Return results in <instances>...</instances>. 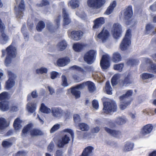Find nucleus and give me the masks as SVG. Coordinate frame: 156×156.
<instances>
[{
  "label": "nucleus",
  "instance_id": "obj_1",
  "mask_svg": "<svg viewBox=\"0 0 156 156\" xmlns=\"http://www.w3.org/2000/svg\"><path fill=\"white\" fill-rule=\"evenodd\" d=\"M15 41H12L11 44L7 47L5 50L3 49L2 51V57H4L7 55L5 61V64L7 67L9 66L11 63L12 58L16 56V48L15 47Z\"/></svg>",
  "mask_w": 156,
  "mask_h": 156
},
{
  "label": "nucleus",
  "instance_id": "obj_2",
  "mask_svg": "<svg viewBox=\"0 0 156 156\" xmlns=\"http://www.w3.org/2000/svg\"><path fill=\"white\" fill-rule=\"evenodd\" d=\"M133 91L132 90H127L125 94L119 97V99L121 103L119 105V108L121 110L125 109L130 105L131 101H126V99L127 98L131 97L133 95Z\"/></svg>",
  "mask_w": 156,
  "mask_h": 156
},
{
  "label": "nucleus",
  "instance_id": "obj_3",
  "mask_svg": "<svg viewBox=\"0 0 156 156\" xmlns=\"http://www.w3.org/2000/svg\"><path fill=\"white\" fill-rule=\"evenodd\" d=\"M131 30L129 29L127 30L125 37L120 44V48L121 50L123 51L127 49L131 43Z\"/></svg>",
  "mask_w": 156,
  "mask_h": 156
},
{
  "label": "nucleus",
  "instance_id": "obj_4",
  "mask_svg": "<svg viewBox=\"0 0 156 156\" xmlns=\"http://www.w3.org/2000/svg\"><path fill=\"white\" fill-rule=\"evenodd\" d=\"M103 110L104 113L108 114L111 112L116 111L117 107L114 101H104L103 102Z\"/></svg>",
  "mask_w": 156,
  "mask_h": 156
},
{
  "label": "nucleus",
  "instance_id": "obj_5",
  "mask_svg": "<svg viewBox=\"0 0 156 156\" xmlns=\"http://www.w3.org/2000/svg\"><path fill=\"white\" fill-rule=\"evenodd\" d=\"M5 26L0 18V43L2 44H6L9 39V36L5 33Z\"/></svg>",
  "mask_w": 156,
  "mask_h": 156
},
{
  "label": "nucleus",
  "instance_id": "obj_6",
  "mask_svg": "<svg viewBox=\"0 0 156 156\" xmlns=\"http://www.w3.org/2000/svg\"><path fill=\"white\" fill-rule=\"evenodd\" d=\"M105 2V0H87V2L89 7L97 9L101 8Z\"/></svg>",
  "mask_w": 156,
  "mask_h": 156
},
{
  "label": "nucleus",
  "instance_id": "obj_7",
  "mask_svg": "<svg viewBox=\"0 0 156 156\" xmlns=\"http://www.w3.org/2000/svg\"><path fill=\"white\" fill-rule=\"evenodd\" d=\"M15 6V14L17 17L19 18H22L24 15V12L25 10V6L24 0H21L18 6V9H16Z\"/></svg>",
  "mask_w": 156,
  "mask_h": 156
},
{
  "label": "nucleus",
  "instance_id": "obj_8",
  "mask_svg": "<svg viewBox=\"0 0 156 156\" xmlns=\"http://www.w3.org/2000/svg\"><path fill=\"white\" fill-rule=\"evenodd\" d=\"M70 68L72 70H76L80 72L84 75H86L87 73H90L93 71V67L89 66H84L83 67L84 69L76 65L73 66H71Z\"/></svg>",
  "mask_w": 156,
  "mask_h": 156
},
{
  "label": "nucleus",
  "instance_id": "obj_9",
  "mask_svg": "<svg viewBox=\"0 0 156 156\" xmlns=\"http://www.w3.org/2000/svg\"><path fill=\"white\" fill-rule=\"evenodd\" d=\"M95 51L94 50H91L89 51L84 55V61L89 64H92L95 59Z\"/></svg>",
  "mask_w": 156,
  "mask_h": 156
},
{
  "label": "nucleus",
  "instance_id": "obj_10",
  "mask_svg": "<svg viewBox=\"0 0 156 156\" xmlns=\"http://www.w3.org/2000/svg\"><path fill=\"white\" fill-rule=\"evenodd\" d=\"M68 35L69 37L74 41H78L80 40L82 37L83 33L81 30H68L67 31Z\"/></svg>",
  "mask_w": 156,
  "mask_h": 156
},
{
  "label": "nucleus",
  "instance_id": "obj_11",
  "mask_svg": "<svg viewBox=\"0 0 156 156\" xmlns=\"http://www.w3.org/2000/svg\"><path fill=\"white\" fill-rule=\"evenodd\" d=\"M110 57L107 54L103 55L100 61V66L102 69H106L110 66Z\"/></svg>",
  "mask_w": 156,
  "mask_h": 156
},
{
  "label": "nucleus",
  "instance_id": "obj_12",
  "mask_svg": "<svg viewBox=\"0 0 156 156\" xmlns=\"http://www.w3.org/2000/svg\"><path fill=\"white\" fill-rule=\"evenodd\" d=\"M113 36L114 38L118 39L121 35L122 29L121 25L119 23H115L113 24Z\"/></svg>",
  "mask_w": 156,
  "mask_h": 156
},
{
  "label": "nucleus",
  "instance_id": "obj_13",
  "mask_svg": "<svg viewBox=\"0 0 156 156\" xmlns=\"http://www.w3.org/2000/svg\"><path fill=\"white\" fill-rule=\"evenodd\" d=\"M8 73L9 78L6 83V88L9 89L14 85L15 82L14 79L15 78L16 76L15 74L10 71H8Z\"/></svg>",
  "mask_w": 156,
  "mask_h": 156
},
{
  "label": "nucleus",
  "instance_id": "obj_14",
  "mask_svg": "<svg viewBox=\"0 0 156 156\" xmlns=\"http://www.w3.org/2000/svg\"><path fill=\"white\" fill-rule=\"evenodd\" d=\"M84 88V83H80L78 84L75 87L71 88V93L76 98H79L80 96V92L77 90L79 89H83Z\"/></svg>",
  "mask_w": 156,
  "mask_h": 156
},
{
  "label": "nucleus",
  "instance_id": "obj_15",
  "mask_svg": "<svg viewBox=\"0 0 156 156\" xmlns=\"http://www.w3.org/2000/svg\"><path fill=\"white\" fill-rule=\"evenodd\" d=\"M154 127L152 124H148L142 128L140 132V134L143 136H146L150 134L152 132Z\"/></svg>",
  "mask_w": 156,
  "mask_h": 156
},
{
  "label": "nucleus",
  "instance_id": "obj_16",
  "mask_svg": "<svg viewBox=\"0 0 156 156\" xmlns=\"http://www.w3.org/2000/svg\"><path fill=\"white\" fill-rule=\"evenodd\" d=\"M70 140L69 137L65 135L62 138L61 140L58 141L57 146L59 148H63L65 145L69 143Z\"/></svg>",
  "mask_w": 156,
  "mask_h": 156
},
{
  "label": "nucleus",
  "instance_id": "obj_17",
  "mask_svg": "<svg viewBox=\"0 0 156 156\" xmlns=\"http://www.w3.org/2000/svg\"><path fill=\"white\" fill-rule=\"evenodd\" d=\"M105 23V19L103 17H100L95 19L94 21V29H98L101 27Z\"/></svg>",
  "mask_w": 156,
  "mask_h": 156
},
{
  "label": "nucleus",
  "instance_id": "obj_18",
  "mask_svg": "<svg viewBox=\"0 0 156 156\" xmlns=\"http://www.w3.org/2000/svg\"><path fill=\"white\" fill-rule=\"evenodd\" d=\"M109 35V33L107 30H104L103 29L98 34L97 37L98 38L101 39L103 42H104L108 39Z\"/></svg>",
  "mask_w": 156,
  "mask_h": 156
},
{
  "label": "nucleus",
  "instance_id": "obj_19",
  "mask_svg": "<svg viewBox=\"0 0 156 156\" xmlns=\"http://www.w3.org/2000/svg\"><path fill=\"white\" fill-rule=\"evenodd\" d=\"M132 83L131 75L129 73L124 77V79L120 80V84L122 86H127Z\"/></svg>",
  "mask_w": 156,
  "mask_h": 156
},
{
  "label": "nucleus",
  "instance_id": "obj_20",
  "mask_svg": "<svg viewBox=\"0 0 156 156\" xmlns=\"http://www.w3.org/2000/svg\"><path fill=\"white\" fill-rule=\"evenodd\" d=\"M133 15L132 6L129 5L125 9L124 13V17L125 20H128L132 17Z\"/></svg>",
  "mask_w": 156,
  "mask_h": 156
},
{
  "label": "nucleus",
  "instance_id": "obj_21",
  "mask_svg": "<svg viewBox=\"0 0 156 156\" xmlns=\"http://www.w3.org/2000/svg\"><path fill=\"white\" fill-rule=\"evenodd\" d=\"M104 129L108 133L115 137H117L121 134V132L119 130L112 129L106 127H104Z\"/></svg>",
  "mask_w": 156,
  "mask_h": 156
},
{
  "label": "nucleus",
  "instance_id": "obj_22",
  "mask_svg": "<svg viewBox=\"0 0 156 156\" xmlns=\"http://www.w3.org/2000/svg\"><path fill=\"white\" fill-rule=\"evenodd\" d=\"M70 62V59L67 57L58 59L57 61L58 65L59 66H64L67 65Z\"/></svg>",
  "mask_w": 156,
  "mask_h": 156
},
{
  "label": "nucleus",
  "instance_id": "obj_23",
  "mask_svg": "<svg viewBox=\"0 0 156 156\" xmlns=\"http://www.w3.org/2000/svg\"><path fill=\"white\" fill-rule=\"evenodd\" d=\"M62 15L63 18V24L64 25L69 24L71 22L69 15L65 8H63Z\"/></svg>",
  "mask_w": 156,
  "mask_h": 156
},
{
  "label": "nucleus",
  "instance_id": "obj_24",
  "mask_svg": "<svg viewBox=\"0 0 156 156\" xmlns=\"http://www.w3.org/2000/svg\"><path fill=\"white\" fill-rule=\"evenodd\" d=\"M82 83H84V87L85 86H87L88 89L90 93L93 92L96 89L95 85L94 83L90 81H87L86 82H84Z\"/></svg>",
  "mask_w": 156,
  "mask_h": 156
},
{
  "label": "nucleus",
  "instance_id": "obj_25",
  "mask_svg": "<svg viewBox=\"0 0 156 156\" xmlns=\"http://www.w3.org/2000/svg\"><path fill=\"white\" fill-rule=\"evenodd\" d=\"M94 150L93 147L91 146H87L83 150L82 154L80 156H89L92 154Z\"/></svg>",
  "mask_w": 156,
  "mask_h": 156
},
{
  "label": "nucleus",
  "instance_id": "obj_26",
  "mask_svg": "<svg viewBox=\"0 0 156 156\" xmlns=\"http://www.w3.org/2000/svg\"><path fill=\"white\" fill-rule=\"evenodd\" d=\"M53 115L55 117L61 116L63 113V111L61 108H53L51 109Z\"/></svg>",
  "mask_w": 156,
  "mask_h": 156
},
{
  "label": "nucleus",
  "instance_id": "obj_27",
  "mask_svg": "<svg viewBox=\"0 0 156 156\" xmlns=\"http://www.w3.org/2000/svg\"><path fill=\"white\" fill-rule=\"evenodd\" d=\"M87 46V44L80 43H75L73 44V48L76 51L80 52Z\"/></svg>",
  "mask_w": 156,
  "mask_h": 156
},
{
  "label": "nucleus",
  "instance_id": "obj_28",
  "mask_svg": "<svg viewBox=\"0 0 156 156\" xmlns=\"http://www.w3.org/2000/svg\"><path fill=\"white\" fill-rule=\"evenodd\" d=\"M116 4L117 3L115 1H113L110 3L109 6L108 7L105 12V14L108 15L111 14L116 6Z\"/></svg>",
  "mask_w": 156,
  "mask_h": 156
},
{
  "label": "nucleus",
  "instance_id": "obj_29",
  "mask_svg": "<svg viewBox=\"0 0 156 156\" xmlns=\"http://www.w3.org/2000/svg\"><path fill=\"white\" fill-rule=\"evenodd\" d=\"M67 46V44L66 41L63 40L58 44L57 47L58 51H62L66 48Z\"/></svg>",
  "mask_w": 156,
  "mask_h": 156
},
{
  "label": "nucleus",
  "instance_id": "obj_30",
  "mask_svg": "<svg viewBox=\"0 0 156 156\" xmlns=\"http://www.w3.org/2000/svg\"><path fill=\"white\" fill-rule=\"evenodd\" d=\"M9 108V102L7 101H0V109L2 111L8 110Z\"/></svg>",
  "mask_w": 156,
  "mask_h": 156
},
{
  "label": "nucleus",
  "instance_id": "obj_31",
  "mask_svg": "<svg viewBox=\"0 0 156 156\" xmlns=\"http://www.w3.org/2000/svg\"><path fill=\"white\" fill-rule=\"evenodd\" d=\"M122 57L120 54L118 52L114 53L112 55V60L115 63H117L121 60Z\"/></svg>",
  "mask_w": 156,
  "mask_h": 156
},
{
  "label": "nucleus",
  "instance_id": "obj_32",
  "mask_svg": "<svg viewBox=\"0 0 156 156\" xmlns=\"http://www.w3.org/2000/svg\"><path fill=\"white\" fill-rule=\"evenodd\" d=\"M30 134L32 136H42L44 133L39 129H34L30 131Z\"/></svg>",
  "mask_w": 156,
  "mask_h": 156
},
{
  "label": "nucleus",
  "instance_id": "obj_33",
  "mask_svg": "<svg viewBox=\"0 0 156 156\" xmlns=\"http://www.w3.org/2000/svg\"><path fill=\"white\" fill-rule=\"evenodd\" d=\"M133 144L129 142H127L125 145L123 151L127 152L131 151L133 147Z\"/></svg>",
  "mask_w": 156,
  "mask_h": 156
},
{
  "label": "nucleus",
  "instance_id": "obj_34",
  "mask_svg": "<svg viewBox=\"0 0 156 156\" xmlns=\"http://www.w3.org/2000/svg\"><path fill=\"white\" fill-rule=\"evenodd\" d=\"M105 89L106 94L109 95H112V89L110 85L109 81H107L106 82Z\"/></svg>",
  "mask_w": 156,
  "mask_h": 156
},
{
  "label": "nucleus",
  "instance_id": "obj_35",
  "mask_svg": "<svg viewBox=\"0 0 156 156\" xmlns=\"http://www.w3.org/2000/svg\"><path fill=\"white\" fill-rule=\"evenodd\" d=\"M21 122V121L19 118H16L14 121L13 126L15 129H19L21 126L20 123Z\"/></svg>",
  "mask_w": 156,
  "mask_h": 156
},
{
  "label": "nucleus",
  "instance_id": "obj_36",
  "mask_svg": "<svg viewBox=\"0 0 156 156\" xmlns=\"http://www.w3.org/2000/svg\"><path fill=\"white\" fill-rule=\"evenodd\" d=\"M45 26V23L43 21L41 20L39 21L37 24L36 26V29L38 32L41 31Z\"/></svg>",
  "mask_w": 156,
  "mask_h": 156
},
{
  "label": "nucleus",
  "instance_id": "obj_37",
  "mask_svg": "<svg viewBox=\"0 0 156 156\" xmlns=\"http://www.w3.org/2000/svg\"><path fill=\"white\" fill-rule=\"evenodd\" d=\"M154 29V26L152 24L148 23L147 24L145 27L144 31L145 34H148Z\"/></svg>",
  "mask_w": 156,
  "mask_h": 156
},
{
  "label": "nucleus",
  "instance_id": "obj_38",
  "mask_svg": "<svg viewBox=\"0 0 156 156\" xmlns=\"http://www.w3.org/2000/svg\"><path fill=\"white\" fill-rule=\"evenodd\" d=\"M28 105L27 108L28 111L31 113H34L36 109V104L34 103H30Z\"/></svg>",
  "mask_w": 156,
  "mask_h": 156
},
{
  "label": "nucleus",
  "instance_id": "obj_39",
  "mask_svg": "<svg viewBox=\"0 0 156 156\" xmlns=\"http://www.w3.org/2000/svg\"><path fill=\"white\" fill-rule=\"evenodd\" d=\"M72 8L75 9L79 6V2L78 0H71L69 3Z\"/></svg>",
  "mask_w": 156,
  "mask_h": 156
},
{
  "label": "nucleus",
  "instance_id": "obj_40",
  "mask_svg": "<svg viewBox=\"0 0 156 156\" xmlns=\"http://www.w3.org/2000/svg\"><path fill=\"white\" fill-rule=\"evenodd\" d=\"M32 124L31 123H29L26 126L24 127L23 129L22 130V134L25 135L26 134L27 132L31 129L32 127Z\"/></svg>",
  "mask_w": 156,
  "mask_h": 156
},
{
  "label": "nucleus",
  "instance_id": "obj_41",
  "mask_svg": "<svg viewBox=\"0 0 156 156\" xmlns=\"http://www.w3.org/2000/svg\"><path fill=\"white\" fill-rule=\"evenodd\" d=\"M79 129L82 131H87L89 129V126L84 123H80L78 124Z\"/></svg>",
  "mask_w": 156,
  "mask_h": 156
},
{
  "label": "nucleus",
  "instance_id": "obj_42",
  "mask_svg": "<svg viewBox=\"0 0 156 156\" xmlns=\"http://www.w3.org/2000/svg\"><path fill=\"white\" fill-rule=\"evenodd\" d=\"M8 126L5 119L2 118H0V129H3Z\"/></svg>",
  "mask_w": 156,
  "mask_h": 156
},
{
  "label": "nucleus",
  "instance_id": "obj_43",
  "mask_svg": "<svg viewBox=\"0 0 156 156\" xmlns=\"http://www.w3.org/2000/svg\"><path fill=\"white\" fill-rule=\"evenodd\" d=\"M8 93L5 91L2 92L0 94V101H7L8 99Z\"/></svg>",
  "mask_w": 156,
  "mask_h": 156
},
{
  "label": "nucleus",
  "instance_id": "obj_44",
  "mask_svg": "<svg viewBox=\"0 0 156 156\" xmlns=\"http://www.w3.org/2000/svg\"><path fill=\"white\" fill-rule=\"evenodd\" d=\"M40 109L41 112L44 113H48L51 111L50 109L46 107L43 103L41 104Z\"/></svg>",
  "mask_w": 156,
  "mask_h": 156
},
{
  "label": "nucleus",
  "instance_id": "obj_45",
  "mask_svg": "<svg viewBox=\"0 0 156 156\" xmlns=\"http://www.w3.org/2000/svg\"><path fill=\"white\" fill-rule=\"evenodd\" d=\"M124 66V64L122 63L115 64L114 66V69L115 70H118L119 72H121Z\"/></svg>",
  "mask_w": 156,
  "mask_h": 156
},
{
  "label": "nucleus",
  "instance_id": "obj_46",
  "mask_svg": "<svg viewBox=\"0 0 156 156\" xmlns=\"http://www.w3.org/2000/svg\"><path fill=\"white\" fill-rule=\"evenodd\" d=\"M49 2L47 0H42L40 4H37L36 6L37 7H42L49 5Z\"/></svg>",
  "mask_w": 156,
  "mask_h": 156
},
{
  "label": "nucleus",
  "instance_id": "obj_47",
  "mask_svg": "<svg viewBox=\"0 0 156 156\" xmlns=\"http://www.w3.org/2000/svg\"><path fill=\"white\" fill-rule=\"evenodd\" d=\"M154 75L152 74L147 73H144L142 74L141 76L143 80L150 78L154 77Z\"/></svg>",
  "mask_w": 156,
  "mask_h": 156
},
{
  "label": "nucleus",
  "instance_id": "obj_48",
  "mask_svg": "<svg viewBox=\"0 0 156 156\" xmlns=\"http://www.w3.org/2000/svg\"><path fill=\"white\" fill-rule=\"evenodd\" d=\"M48 70L47 68L42 67L40 69H36V72L37 74H43L46 73H47Z\"/></svg>",
  "mask_w": 156,
  "mask_h": 156
},
{
  "label": "nucleus",
  "instance_id": "obj_49",
  "mask_svg": "<svg viewBox=\"0 0 156 156\" xmlns=\"http://www.w3.org/2000/svg\"><path fill=\"white\" fill-rule=\"evenodd\" d=\"M139 60L137 59H129L127 62V64L131 66L134 65H137L138 64Z\"/></svg>",
  "mask_w": 156,
  "mask_h": 156
},
{
  "label": "nucleus",
  "instance_id": "obj_50",
  "mask_svg": "<svg viewBox=\"0 0 156 156\" xmlns=\"http://www.w3.org/2000/svg\"><path fill=\"white\" fill-rule=\"evenodd\" d=\"M118 79V76L117 75H115L112 78L111 82L113 87L117 84Z\"/></svg>",
  "mask_w": 156,
  "mask_h": 156
},
{
  "label": "nucleus",
  "instance_id": "obj_51",
  "mask_svg": "<svg viewBox=\"0 0 156 156\" xmlns=\"http://www.w3.org/2000/svg\"><path fill=\"white\" fill-rule=\"evenodd\" d=\"M2 146L4 147H9L12 145V143L4 140L2 142Z\"/></svg>",
  "mask_w": 156,
  "mask_h": 156
},
{
  "label": "nucleus",
  "instance_id": "obj_52",
  "mask_svg": "<svg viewBox=\"0 0 156 156\" xmlns=\"http://www.w3.org/2000/svg\"><path fill=\"white\" fill-rule=\"evenodd\" d=\"M143 112L149 115H152L154 114L153 110L150 108H147L143 111Z\"/></svg>",
  "mask_w": 156,
  "mask_h": 156
},
{
  "label": "nucleus",
  "instance_id": "obj_53",
  "mask_svg": "<svg viewBox=\"0 0 156 156\" xmlns=\"http://www.w3.org/2000/svg\"><path fill=\"white\" fill-rule=\"evenodd\" d=\"M126 122V121L125 119L121 117H118L116 119V122L119 125H122L125 124Z\"/></svg>",
  "mask_w": 156,
  "mask_h": 156
},
{
  "label": "nucleus",
  "instance_id": "obj_54",
  "mask_svg": "<svg viewBox=\"0 0 156 156\" xmlns=\"http://www.w3.org/2000/svg\"><path fill=\"white\" fill-rule=\"evenodd\" d=\"M62 86L65 87L67 86L68 85V84L67 83L66 77L65 75H62Z\"/></svg>",
  "mask_w": 156,
  "mask_h": 156
},
{
  "label": "nucleus",
  "instance_id": "obj_55",
  "mask_svg": "<svg viewBox=\"0 0 156 156\" xmlns=\"http://www.w3.org/2000/svg\"><path fill=\"white\" fill-rule=\"evenodd\" d=\"M148 71L153 73H156V65L153 63L151 64Z\"/></svg>",
  "mask_w": 156,
  "mask_h": 156
},
{
  "label": "nucleus",
  "instance_id": "obj_56",
  "mask_svg": "<svg viewBox=\"0 0 156 156\" xmlns=\"http://www.w3.org/2000/svg\"><path fill=\"white\" fill-rule=\"evenodd\" d=\"M31 96L33 98H36L38 97V95L36 90L33 91L31 93V95H29L27 96V100H30L31 98Z\"/></svg>",
  "mask_w": 156,
  "mask_h": 156
},
{
  "label": "nucleus",
  "instance_id": "obj_57",
  "mask_svg": "<svg viewBox=\"0 0 156 156\" xmlns=\"http://www.w3.org/2000/svg\"><path fill=\"white\" fill-rule=\"evenodd\" d=\"M60 127L59 124H57L55 125L50 130V132L52 133L55 132V131L58 129Z\"/></svg>",
  "mask_w": 156,
  "mask_h": 156
},
{
  "label": "nucleus",
  "instance_id": "obj_58",
  "mask_svg": "<svg viewBox=\"0 0 156 156\" xmlns=\"http://www.w3.org/2000/svg\"><path fill=\"white\" fill-rule=\"evenodd\" d=\"M61 17V15H58L57 16L55 20V22L56 23L57 26V28L59 27L60 25V22Z\"/></svg>",
  "mask_w": 156,
  "mask_h": 156
},
{
  "label": "nucleus",
  "instance_id": "obj_59",
  "mask_svg": "<svg viewBox=\"0 0 156 156\" xmlns=\"http://www.w3.org/2000/svg\"><path fill=\"white\" fill-rule=\"evenodd\" d=\"M64 131L65 132H67L70 133L71 135L72 140H73L74 138V133L72 129H64Z\"/></svg>",
  "mask_w": 156,
  "mask_h": 156
},
{
  "label": "nucleus",
  "instance_id": "obj_60",
  "mask_svg": "<svg viewBox=\"0 0 156 156\" xmlns=\"http://www.w3.org/2000/svg\"><path fill=\"white\" fill-rule=\"evenodd\" d=\"M54 144L53 142H51L49 144L48 148L47 149L48 151L50 152H51L54 148Z\"/></svg>",
  "mask_w": 156,
  "mask_h": 156
},
{
  "label": "nucleus",
  "instance_id": "obj_61",
  "mask_svg": "<svg viewBox=\"0 0 156 156\" xmlns=\"http://www.w3.org/2000/svg\"><path fill=\"white\" fill-rule=\"evenodd\" d=\"M92 105L94 108L98 109L99 107V104L98 101L96 100H94L92 101Z\"/></svg>",
  "mask_w": 156,
  "mask_h": 156
},
{
  "label": "nucleus",
  "instance_id": "obj_62",
  "mask_svg": "<svg viewBox=\"0 0 156 156\" xmlns=\"http://www.w3.org/2000/svg\"><path fill=\"white\" fill-rule=\"evenodd\" d=\"M58 72L55 71H52L51 73V77L52 79H55L58 75Z\"/></svg>",
  "mask_w": 156,
  "mask_h": 156
},
{
  "label": "nucleus",
  "instance_id": "obj_63",
  "mask_svg": "<svg viewBox=\"0 0 156 156\" xmlns=\"http://www.w3.org/2000/svg\"><path fill=\"white\" fill-rule=\"evenodd\" d=\"M72 77L74 80L76 82H79L81 81V79L80 77L76 74L73 75L72 76Z\"/></svg>",
  "mask_w": 156,
  "mask_h": 156
},
{
  "label": "nucleus",
  "instance_id": "obj_64",
  "mask_svg": "<svg viewBox=\"0 0 156 156\" xmlns=\"http://www.w3.org/2000/svg\"><path fill=\"white\" fill-rule=\"evenodd\" d=\"M73 120L75 122H77L80 121V118L79 115L77 114H75L73 115Z\"/></svg>",
  "mask_w": 156,
  "mask_h": 156
}]
</instances>
